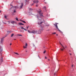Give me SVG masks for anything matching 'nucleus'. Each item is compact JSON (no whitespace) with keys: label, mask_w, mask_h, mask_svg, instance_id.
<instances>
[{"label":"nucleus","mask_w":76,"mask_h":76,"mask_svg":"<svg viewBox=\"0 0 76 76\" xmlns=\"http://www.w3.org/2000/svg\"><path fill=\"white\" fill-rule=\"evenodd\" d=\"M57 24H58V23H56L55 24H54L53 25H54L55 27L56 28V29L57 30H58L59 31V32H61V31L58 28V26H57Z\"/></svg>","instance_id":"1"},{"label":"nucleus","mask_w":76,"mask_h":76,"mask_svg":"<svg viewBox=\"0 0 76 76\" xmlns=\"http://www.w3.org/2000/svg\"><path fill=\"white\" fill-rule=\"evenodd\" d=\"M28 31L30 34H35L37 33V30H33L31 31H30L29 30H28Z\"/></svg>","instance_id":"2"},{"label":"nucleus","mask_w":76,"mask_h":76,"mask_svg":"<svg viewBox=\"0 0 76 76\" xmlns=\"http://www.w3.org/2000/svg\"><path fill=\"white\" fill-rule=\"evenodd\" d=\"M41 29L39 30L38 31V34H41V31H42L44 30V26L41 27Z\"/></svg>","instance_id":"3"},{"label":"nucleus","mask_w":76,"mask_h":76,"mask_svg":"<svg viewBox=\"0 0 76 76\" xmlns=\"http://www.w3.org/2000/svg\"><path fill=\"white\" fill-rule=\"evenodd\" d=\"M43 23H44V21H42L41 20H39L38 21V24L39 25H41V24H42Z\"/></svg>","instance_id":"4"},{"label":"nucleus","mask_w":76,"mask_h":76,"mask_svg":"<svg viewBox=\"0 0 76 76\" xmlns=\"http://www.w3.org/2000/svg\"><path fill=\"white\" fill-rule=\"evenodd\" d=\"M59 43L62 46L61 48V51H63V50H64V49H65V48H64V47L63 45H62V44H61V42H59Z\"/></svg>","instance_id":"5"},{"label":"nucleus","mask_w":76,"mask_h":76,"mask_svg":"<svg viewBox=\"0 0 76 76\" xmlns=\"http://www.w3.org/2000/svg\"><path fill=\"white\" fill-rule=\"evenodd\" d=\"M37 12L39 14L40 16H42V14L41 13V10L37 11Z\"/></svg>","instance_id":"6"},{"label":"nucleus","mask_w":76,"mask_h":76,"mask_svg":"<svg viewBox=\"0 0 76 76\" xmlns=\"http://www.w3.org/2000/svg\"><path fill=\"white\" fill-rule=\"evenodd\" d=\"M33 3H37V4H38V3H39V1L37 0H34L33 1Z\"/></svg>","instance_id":"7"},{"label":"nucleus","mask_w":76,"mask_h":76,"mask_svg":"<svg viewBox=\"0 0 76 76\" xmlns=\"http://www.w3.org/2000/svg\"><path fill=\"white\" fill-rule=\"evenodd\" d=\"M23 6V3H21L20 7V9H22V8Z\"/></svg>","instance_id":"8"},{"label":"nucleus","mask_w":76,"mask_h":76,"mask_svg":"<svg viewBox=\"0 0 76 76\" xmlns=\"http://www.w3.org/2000/svg\"><path fill=\"white\" fill-rule=\"evenodd\" d=\"M2 62H3V57H1L0 60V62L1 63Z\"/></svg>","instance_id":"9"},{"label":"nucleus","mask_w":76,"mask_h":76,"mask_svg":"<svg viewBox=\"0 0 76 76\" xmlns=\"http://www.w3.org/2000/svg\"><path fill=\"white\" fill-rule=\"evenodd\" d=\"M28 45V44H27V43H26L25 44V46H23V48H27V46Z\"/></svg>","instance_id":"10"},{"label":"nucleus","mask_w":76,"mask_h":76,"mask_svg":"<svg viewBox=\"0 0 76 76\" xmlns=\"http://www.w3.org/2000/svg\"><path fill=\"white\" fill-rule=\"evenodd\" d=\"M4 40V38H2L1 39V43H3V42Z\"/></svg>","instance_id":"11"},{"label":"nucleus","mask_w":76,"mask_h":76,"mask_svg":"<svg viewBox=\"0 0 76 76\" xmlns=\"http://www.w3.org/2000/svg\"><path fill=\"white\" fill-rule=\"evenodd\" d=\"M21 29H24V30L25 31H27V29H26L25 28H23V27L22 26H21Z\"/></svg>","instance_id":"12"},{"label":"nucleus","mask_w":76,"mask_h":76,"mask_svg":"<svg viewBox=\"0 0 76 76\" xmlns=\"http://www.w3.org/2000/svg\"><path fill=\"white\" fill-rule=\"evenodd\" d=\"M18 24H19L20 25H24V24H23L22 23H18Z\"/></svg>","instance_id":"13"},{"label":"nucleus","mask_w":76,"mask_h":76,"mask_svg":"<svg viewBox=\"0 0 76 76\" xmlns=\"http://www.w3.org/2000/svg\"><path fill=\"white\" fill-rule=\"evenodd\" d=\"M15 23V22L14 21H12L11 22V23H12V24H14V23Z\"/></svg>","instance_id":"14"},{"label":"nucleus","mask_w":76,"mask_h":76,"mask_svg":"<svg viewBox=\"0 0 76 76\" xmlns=\"http://www.w3.org/2000/svg\"><path fill=\"white\" fill-rule=\"evenodd\" d=\"M43 9H44V10H46V7H43Z\"/></svg>","instance_id":"15"},{"label":"nucleus","mask_w":76,"mask_h":76,"mask_svg":"<svg viewBox=\"0 0 76 76\" xmlns=\"http://www.w3.org/2000/svg\"><path fill=\"white\" fill-rule=\"evenodd\" d=\"M2 50H3V49H0V53H1V54L2 53Z\"/></svg>","instance_id":"16"},{"label":"nucleus","mask_w":76,"mask_h":76,"mask_svg":"<svg viewBox=\"0 0 76 76\" xmlns=\"http://www.w3.org/2000/svg\"><path fill=\"white\" fill-rule=\"evenodd\" d=\"M13 35H14V34H11V37H13Z\"/></svg>","instance_id":"17"},{"label":"nucleus","mask_w":76,"mask_h":76,"mask_svg":"<svg viewBox=\"0 0 76 76\" xmlns=\"http://www.w3.org/2000/svg\"><path fill=\"white\" fill-rule=\"evenodd\" d=\"M21 21L23 22V23H26V22L25 21H24L21 20Z\"/></svg>","instance_id":"18"},{"label":"nucleus","mask_w":76,"mask_h":76,"mask_svg":"<svg viewBox=\"0 0 76 76\" xmlns=\"http://www.w3.org/2000/svg\"><path fill=\"white\" fill-rule=\"evenodd\" d=\"M18 36H20V37L22 36V34H18Z\"/></svg>","instance_id":"19"},{"label":"nucleus","mask_w":76,"mask_h":76,"mask_svg":"<svg viewBox=\"0 0 76 76\" xmlns=\"http://www.w3.org/2000/svg\"><path fill=\"white\" fill-rule=\"evenodd\" d=\"M11 32H12L11 31H7V33H11Z\"/></svg>","instance_id":"20"},{"label":"nucleus","mask_w":76,"mask_h":76,"mask_svg":"<svg viewBox=\"0 0 76 76\" xmlns=\"http://www.w3.org/2000/svg\"><path fill=\"white\" fill-rule=\"evenodd\" d=\"M14 7H15V9H16L17 8H19L18 6H15Z\"/></svg>","instance_id":"21"},{"label":"nucleus","mask_w":76,"mask_h":76,"mask_svg":"<svg viewBox=\"0 0 76 76\" xmlns=\"http://www.w3.org/2000/svg\"><path fill=\"white\" fill-rule=\"evenodd\" d=\"M24 1L25 2L26 4V2H27V1L26 0H24Z\"/></svg>","instance_id":"22"},{"label":"nucleus","mask_w":76,"mask_h":76,"mask_svg":"<svg viewBox=\"0 0 76 76\" xmlns=\"http://www.w3.org/2000/svg\"><path fill=\"white\" fill-rule=\"evenodd\" d=\"M15 54H16L17 55H19V54H18V53H14Z\"/></svg>","instance_id":"23"},{"label":"nucleus","mask_w":76,"mask_h":76,"mask_svg":"<svg viewBox=\"0 0 76 76\" xmlns=\"http://www.w3.org/2000/svg\"><path fill=\"white\" fill-rule=\"evenodd\" d=\"M13 13H16V10H13Z\"/></svg>","instance_id":"24"},{"label":"nucleus","mask_w":76,"mask_h":76,"mask_svg":"<svg viewBox=\"0 0 76 76\" xmlns=\"http://www.w3.org/2000/svg\"><path fill=\"white\" fill-rule=\"evenodd\" d=\"M46 52V51L45 50L43 52V53L44 54H45V52Z\"/></svg>","instance_id":"25"},{"label":"nucleus","mask_w":76,"mask_h":76,"mask_svg":"<svg viewBox=\"0 0 76 76\" xmlns=\"http://www.w3.org/2000/svg\"><path fill=\"white\" fill-rule=\"evenodd\" d=\"M56 34V32H54V33H52V34Z\"/></svg>","instance_id":"26"},{"label":"nucleus","mask_w":76,"mask_h":76,"mask_svg":"<svg viewBox=\"0 0 76 76\" xmlns=\"http://www.w3.org/2000/svg\"><path fill=\"white\" fill-rule=\"evenodd\" d=\"M16 20H18V21L19 20H18V18H16Z\"/></svg>","instance_id":"27"},{"label":"nucleus","mask_w":76,"mask_h":76,"mask_svg":"<svg viewBox=\"0 0 76 76\" xmlns=\"http://www.w3.org/2000/svg\"><path fill=\"white\" fill-rule=\"evenodd\" d=\"M4 18H5L6 19V18H7V16H5Z\"/></svg>","instance_id":"28"},{"label":"nucleus","mask_w":76,"mask_h":76,"mask_svg":"<svg viewBox=\"0 0 76 76\" xmlns=\"http://www.w3.org/2000/svg\"><path fill=\"white\" fill-rule=\"evenodd\" d=\"M7 22H8V24H10V21H8Z\"/></svg>","instance_id":"29"},{"label":"nucleus","mask_w":76,"mask_h":76,"mask_svg":"<svg viewBox=\"0 0 76 76\" xmlns=\"http://www.w3.org/2000/svg\"><path fill=\"white\" fill-rule=\"evenodd\" d=\"M36 7H38V4L36 5Z\"/></svg>","instance_id":"30"},{"label":"nucleus","mask_w":76,"mask_h":76,"mask_svg":"<svg viewBox=\"0 0 76 76\" xmlns=\"http://www.w3.org/2000/svg\"><path fill=\"white\" fill-rule=\"evenodd\" d=\"M28 28H29V26H28L27 27V29H28Z\"/></svg>","instance_id":"31"},{"label":"nucleus","mask_w":76,"mask_h":76,"mask_svg":"<svg viewBox=\"0 0 76 76\" xmlns=\"http://www.w3.org/2000/svg\"><path fill=\"white\" fill-rule=\"evenodd\" d=\"M29 10H32V9L30 8Z\"/></svg>","instance_id":"32"},{"label":"nucleus","mask_w":76,"mask_h":76,"mask_svg":"<svg viewBox=\"0 0 76 76\" xmlns=\"http://www.w3.org/2000/svg\"><path fill=\"white\" fill-rule=\"evenodd\" d=\"M34 4H33L31 5V6H33V5H34Z\"/></svg>","instance_id":"33"},{"label":"nucleus","mask_w":76,"mask_h":76,"mask_svg":"<svg viewBox=\"0 0 76 76\" xmlns=\"http://www.w3.org/2000/svg\"><path fill=\"white\" fill-rule=\"evenodd\" d=\"M45 59H47V57H45Z\"/></svg>","instance_id":"34"},{"label":"nucleus","mask_w":76,"mask_h":76,"mask_svg":"<svg viewBox=\"0 0 76 76\" xmlns=\"http://www.w3.org/2000/svg\"><path fill=\"white\" fill-rule=\"evenodd\" d=\"M45 4H47V2H45Z\"/></svg>","instance_id":"35"},{"label":"nucleus","mask_w":76,"mask_h":76,"mask_svg":"<svg viewBox=\"0 0 76 76\" xmlns=\"http://www.w3.org/2000/svg\"><path fill=\"white\" fill-rule=\"evenodd\" d=\"M48 26H50V24H48Z\"/></svg>","instance_id":"36"},{"label":"nucleus","mask_w":76,"mask_h":76,"mask_svg":"<svg viewBox=\"0 0 76 76\" xmlns=\"http://www.w3.org/2000/svg\"><path fill=\"white\" fill-rule=\"evenodd\" d=\"M65 48H67V46H65Z\"/></svg>","instance_id":"37"},{"label":"nucleus","mask_w":76,"mask_h":76,"mask_svg":"<svg viewBox=\"0 0 76 76\" xmlns=\"http://www.w3.org/2000/svg\"><path fill=\"white\" fill-rule=\"evenodd\" d=\"M70 55L71 56L72 55V54L71 53H69Z\"/></svg>","instance_id":"38"},{"label":"nucleus","mask_w":76,"mask_h":76,"mask_svg":"<svg viewBox=\"0 0 76 76\" xmlns=\"http://www.w3.org/2000/svg\"><path fill=\"white\" fill-rule=\"evenodd\" d=\"M12 45V43H10V45Z\"/></svg>","instance_id":"39"},{"label":"nucleus","mask_w":76,"mask_h":76,"mask_svg":"<svg viewBox=\"0 0 76 76\" xmlns=\"http://www.w3.org/2000/svg\"><path fill=\"white\" fill-rule=\"evenodd\" d=\"M72 67H73V65H72Z\"/></svg>","instance_id":"40"},{"label":"nucleus","mask_w":76,"mask_h":76,"mask_svg":"<svg viewBox=\"0 0 76 76\" xmlns=\"http://www.w3.org/2000/svg\"><path fill=\"white\" fill-rule=\"evenodd\" d=\"M48 60L49 61H50V59H48Z\"/></svg>","instance_id":"41"},{"label":"nucleus","mask_w":76,"mask_h":76,"mask_svg":"<svg viewBox=\"0 0 76 76\" xmlns=\"http://www.w3.org/2000/svg\"><path fill=\"white\" fill-rule=\"evenodd\" d=\"M54 75H56V73H54Z\"/></svg>","instance_id":"42"},{"label":"nucleus","mask_w":76,"mask_h":76,"mask_svg":"<svg viewBox=\"0 0 76 76\" xmlns=\"http://www.w3.org/2000/svg\"><path fill=\"white\" fill-rule=\"evenodd\" d=\"M1 11L0 10V13H1Z\"/></svg>","instance_id":"43"},{"label":"nucleus","mask_w":76,"mask_h":76,"mask_svg":"<svg viewBox=\"0 0 76 76\" xmlns=\"http://www.w3.org/2000/svg\"><path fill=\"white\" fill-rule=\"evenodd\" d=\"M56 35L57 36L58 35V34H56Z\"/></svg>","instance_id":"44"},{"label":"nucleus","mask_w":76,"mask_h":76,"mask_svg":"<svg viewBox=\"0 0 76 76\" xmlns=\"http://www.w3.org/2000/svg\"><path fill=\"white\" fill-rule=\"evenodd\" d=\"M37 18L38 19V16H37Z\"/></svg>","instance_id":"45"},{"label":"nucleus","mask_w":76,"mask_h":76,"mask_svg":"<svg viewBox=\"0 0 76 76\" xmlns=\"http://www.w3.org/2000/svg\"><path fill=\"white\" fill-rule=\"evenodd\" d=\"M26 52H27V51H26Z\"/></svg>","instance_id":"46"},{"label":"nucleus","mask_w":76,"mask_h":76,"mask_svg":"<svg viewBox=\"0 0 76 76\" xmlns=\"http://www.w3.org/2000/svg\"><path fill=\"white\" fill-rule=\"evenodd\" d=\"M14 40H16V39H14Z\"/></svg>","instance_id":"47"},{"label":"nucleus","mask_w":76,"mask_h":76,"mask_svg":"<svg viewBox=\"0 0 76 76\" xmlns=\"http://www.w3.org/2000/svg\"><path fill=\"white\" fill-rule=\"evenodd\" d=\"M38 57H39V56H38Z\"/></svg>","instance_id":"48"}]
</instances>
